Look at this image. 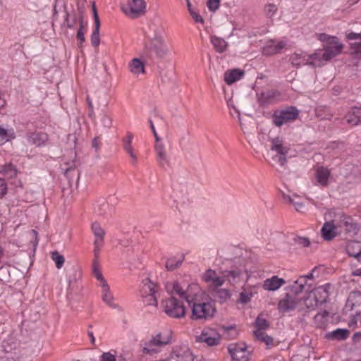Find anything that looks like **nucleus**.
Here are the masks:
<instances>
[{
    "instance_id": "obj_1",
    "label": "nucleus",
    "mask_w": 361,
    "mask_h": 361,
    "mask_svg": "<svg viewBox=\"0 0 361 361\" xmlns=\"http://www.w3.org/2000/svg\"><path fill=\"white\" fill-rule=\"evenodd\" d=\"M173 288V293L178 295L181 299L185 300L191 307V318L193 320L209 319L214 317L216 312L214 303L209 299L200 300L197 298H192L189 292V288L185 290L178 282H173L168 284L166 288Z\"/></svg>"
},
{
    "instance_id": "obj_2",
    "label": "nucleus",
    "mask_w": 361,
    "mask_h": 361,
    "mask_svg": "<svg viewBox=\"0 0 361 361\" xmlns=\"http://www.w3.org/2000/svg\"><path fill=\"white\" fill-rule=\"evenodd\" d=\"M235 263H239L240 264L238 267L233 266L230 269L223 270L224 283L227 282L230 286H235L240 283L244 279L246 281H248L250 279L244 260L241 262L240 258H235Z\"/></svg>"
},
{
    "instance_id": "obj_3",
    "label": "nucleus",
    "mask_w": 361,
    "mask_h": 361,
    "mask_svg": "<svg viewBox=\"0 0 361 361\" xmlns=\"http://www.w3.org/2000/svg\"><path fill=\"white\" fill-rule=\"evenodd\" d=\"M317 38L324 43L323 50L326 60H331L342 52L343 44L339 42L337 37L319 33L317 34Z\"/></svg>"
},
{
    "instance_id": "obj_4",
    "label": "nucleus",
    "mask_w": 361,
    "mask_h": 361,
    "mask_svg": "<svg viewBox=\"0 0 361 361\" xmlns=\"http://www.w3.org/2000/svg\"><path fill=\"white\" fill-rule=\"evenodd\" d=\"M140 293L143 303L145 305L155 307L157 305V300L159 297V287L149 278L142 280Z\"/></svg>"
},
{
    "instance_id": "obj_5",
    "label": "nucleus",
    "mask_w": 361,
    "mask_h": 361,
    "mask_svg": "<svg viewBox=\"0 0 361 361\" xmlns=\"http://www.w3.org/2000/svg\"><path fill=\"white\" fill-rule=\"evenodd\" d=\"M154 35L150 38V42L146 45L145 49L151 56L163 58L169 53V48L163 37L159 29H154Z\"/></svg>"
},
{
    "instance_id": "obj_6",
    "label": "nucleus",
    "mask_w": 361,
    "mask_h": 361,
    "mask_svg": "<svg viewBox=\"0 0 361 361\" xmlns=\"http://www.w3.org/2000/svg\"><path fill=\"white\" fill-rule=\"evenodd\" d=\"M149 123L155 138L154 150L156 152L157 161L161 167L166 169L170 165V157L167 154L165 145L161 137L158 135L154 123L151 119H149Z\"/></svg>"
},
{
    "instance_id": "obj_7",
    "label": "nucleus",
    "mask_w": 361,
    "mask_h": 361,
    "mask_svg": "<svg viewBox=\"0 0 361 361\" xmlns=\"http://www.w3.org/2000/svg\"><path fill=\"white\" fill-rule=\"evenodd\" d=\"M164 312L170 317L181 318L185 314V308L183 302L171 296L161 302Z\"/></svg>"
},
{
    "instance_id": "obj_8",
    "label": "nucleus",
    "mask_w": 361,
    "mask_h": 361,
    "mask_svg": "<svg viewBox=\"0 0 361 361\" xmlns=\"http://www.w3.org/2000/svg\"><path fill=\"white\" fill-rule=\"evenodd\" d=\"M299 114L298 109L295 106H287L276 110L272 116L273 123L277 127H281L290 121H295Z\"/></svg>"
},
{
    "instance_id": "obj_9",
    "label": "nucleus",
    "mask_w": 361,
    "mask_h": 361,
    "mask_svg": "<svg viewBox=\"0 0 361 361\" xmlns=\"http://www.w3.org/2000/svg\"><path fill=\"white\" fill-rule=\"evenodd\" d=\"M171 342V333H159L149 342L145 344L143 352L148 354L157 353L159 350Z\"/></svg>"
},
{
    "instance_id": "obj_10",
    "label": "nucleus",
    "mask_w": 361,
    "mask_h": 361,
    "mask_svg": "<svg viewBox=\"0 0 361 361\" xmlns=\"http://www.w3.org/2000/svg\"><path fill=\"white\" fill-rule=\"evenodd\" d=\"M338 217L341 219L339 223L336 222V219H334L331 221L326 222L323 225L321 232L324 239L331 240L336 236L337 227H341L343 226H348L350 218L343 214H339Z\"/></svg>"
},
{
    "instance_id": "obj_11",
    "label": "nucleus",
    "mask_w": 361,
    "mask_h": 361,
    "mask_svg": "<svg viewBox=\"0 0 361 361\" xmlns=\"http://www.w3.org/2000/svg\"><path fill=\"white\" fill-rule=\"evenodd\" d=\"M278 308L281 312H289L295 309L299 311H302L304 309L301 307V299L295 297L293 294L286 293V295L281 298L278 304Z\"/></svg>"
},
{
    "instance_id": "obj_12",
    "label": "nucleus",
    "mask_w": 361,
    "mask_h": 361,
    "mask_svg": "<svg viewBox=\"0 0 361 361\" xmlns=\"http://www.w3.org/2000/svg\"><path fill=\"white\" fill-rule=\"evenodd\" d=\"M221 340V335L212 328H204L200 335L196 336L197 342L205 343L208 346L218 345Z\"/></svg>"
},
{
    "instance_id": "obj_13",
    "label": "nucleus",
    "mask_w": 361,
    "mask_h": 361,
    "mask_svg": "<svg viewBox=\"0 0 361 361\" xmlns=\"http://www.w3.org/2000/svg\"><path fill=\"white\" fill-rule=\"evenodd\" d=\"M202 280L209 286L219 288L224 283V271L219 274L215 270L208 269L202 274Z\"/></svg>"
},
{
    "instance_id": "obj_14",
    "label": "nucleus",
    "mask_w": 361,
    "mask_h": 361,
    "mask_svg": "<svg viewBox=\"0 0 361 361\" xmlns=\"http://www.w3.org/2000/svg\"><path fill=\"white\" fill-rule=\"evenodd\" d=\"M228 351L233 361H249V352L244 343H233L228 346Z\"/></svg>"
},
{
    "instance_id": "obj_15",
    "label": "nucleus",
    "mask_w": 361,
    "mask_h": 361,
    "mask_svg": "<svg viewBox=\"0 0 361 361\" xmlns=\"http://www.w3.org/2000/svg\"><path fill=\"white\" fill-rule=\"evenodd\" d=\"M146 4L144 0H131L128 6L123 7V11L131 18H137L144 13Z\"/></svg>"
},
{
    "instance_id": "obj_16",
    "label": "nucleus",
    "mask_w": 361,
    "mask_h": 361,
    "mask_svg": "<svg viewBox=\"0 0 361 361\" xmlns=\"http://www.w3.org/2000/svg\"><path fill=\"white\" fill-rule=\"evenodd\" d=\"M171 357L176 361L194 360V356L186 345L176 346L173 350Z\"/></svg>"
},
{
    "instance_id": "obj_17",
    "label": "nucleus",
    "mask_w": 361,
    "mask_h": 361,
    "mask_svg": "<svg viewBox=\"0 0 361 361\" xmlns=\"http://www.w3.org/2000/svg\"><path fill=\"white\" fill-rule=\"evenodd\" d=\"M48 140V135L43 132H31L27 135V143L36 147L44 146Z\"/></svg>"
},
{
    "instance_id": "obj_18",
    "label": "nucleus",
    "mask_w": 361,
    "mask_h": 361,
    "mask_svg": "<svg viewBox=\"0 0 361 361\" xmlns=\"http://www.w3.org/2000/svg\"><path fill=\"white\" fill-rule=\"evenodd\" d=\"M279 95V91L268 90L257 94V101L260 106H265L276 100Z\"/></svg>"
},
{
    "instance_id": "obj_19",
    "label": "nucleus",
    "mask_w": 361,
    "mask_h": 361,
    "mask_svg": "<svg viewBox=\"0 0 361 361\" xmlns=\"http://www.w3.org/2000/svg\"><path fill=\"white\" fill-rule=\"evenodd\" d=\"M100 287L102 288L101 297L102 301L111 308L120 310L119 305L114 302L115 298L110 290L108 283H104Z\"/></svg>"
},
{
    "instance_id": "obj_20",
    "label": "nucleus",
    "mask_w": 361,
    "mask_h": 361,
    "mask_svg": "<svg viewBox=\"0 0 361 361\" xmlns=\"http://www.w3.org/2000/svg\"><path fill=\"white\" fill-rule=\"evenodd\" d=\"M286 283L283 279L279 278L278 276H273L267 279L262 283V288L267 291H276Z\"/></svg>"
},
{
    "instance_id": "obj_21",
    "label": "nucleus",
    "mask_w": 361,
    "mask_h": 361,
    "mask_svg": "<svg viewBox=\"0 0 361 361\" xmlns=\"http://www.w3.org/2000/svg\"><path fill=\"white\" fill-rule=\"evenodd\" d=\"M286 45L284 41L271 39L264 46L262 52L265 55H272L281 51Z\"/></svg>"
},
{
    "instance_id": "obj_22",
    "label": "nucleus",
    "mask_w": 361,
    "mask_h": 361,
    "mask_svg": "<svg viewBox=\"0 0 361 361\" xmlns=\"http://www.w3.org/2000/svg\"><path fill=\"white\" fill-rule=\"evenodd\" d=\"M329 288V284H325L324 286H319L310 291L319 305L325 303L327 301L329 295L328 290Z\"/></svg>"
},
{
    "instance_id": "obj_23",
    "label": "nucleus",
    "mask_w": 361,
    "mask_h": 361,
    "mask_svg": "<svg viewBox=\"0 0 361 361\" xmlns=\"http://www.w3.org/2000/svg\"><path fill=\"white\" fill-rule=\"evenodd\" d=\"M113 207L104 198L98 199L94 204V212L98 216H106L111 213Z\"/></svg>"
},
{
    "instance_id": "obj_24",
    "label": "nucleus",
    "mask_w": 361,
    "mask_h": 361,
    "mask_svg": "<svg viewBox=\"0 0 361 361\" xmlns=\"http://www.w3.org/2000/svg\"><path fill=\"white\" fill-rule=\"evenodd\" d=\"M309 54L302 51H295L291 55L290 61L291 63L296 67L305 65H310Z\"/></svg>"
},
{
    "instance_id": "obj_25",
    "label": "nucleus",
    "mask_w": 361,
    "mask_h": 361,
    "mask_svg": "<svg viewBox=\"0 0 361 361\" xmlns=\"http://www.w3.org/2000/svg\"><path fill=\"white\" fill-rule=\"evenodd\" d=\"M92 231L95 237L94 245L96 248H101L103 245L104 236L105 235L104 230L101 227L98 222H93L91 226Z\"/></svg>"
},
{
    "instance_id": "obj_26",
    "label": "nucleus",
    "mask_w": 361,
    "mask_h": 361,
    "mask_svg": "<svg viewBox=\"0 0 361 361\" xmlns=\"http://www.w3.org/2000/svg\"><path fill=\"white\" fill-rule=\"evenodd\" d=\"M257 286H245L242 287V291L239 295V302L241 304H246L250 302L254 296L256 291Z\"/></svg>"
},
{
    "instance_id": "obj_27",
    "label": "nucleus",
    "mask_w": 361,
    "mask_h": 361,
    "mask_svg": "<svg viewBox=\"0 0 361 361\" xmlns=\"http://www.w3.org/2000/svg\"><path fill=\"white\" fill-rule=\"evenodd\" d=\"M345 118L347 123L352 126L358 125L360 123H361V108H353L346 114Z\"/></svg>"
},
{
    "instance_id": "obj_28",
    "label": "nucleus",
    "mask_w": 361,
    "mask_h": 361,
    "mask_svg": "<svg viewBox=\"0 0 361 361\" xmlns=\"http://www.w3.org/2000/svg\"><path fill=\"white\" fill-rule=\"evenodd\" d=\"M129 71L134 75L145 73V63L138 58H134L128 63Z\"/></svg>"
},
{
    "instance_id": "obj_29",
    "label": "nucleus",
    "mask_w": 361,
    "mask_h": 361,
    "mask_svg": "<svg viewBox=\"0 0 361 361\" xmlns=\"http://www.w3.org/2000/svg\"><path fill=\"white\" fill-rule=\"evenodd\" d=\"M306 286L304 278L299 277L288 287V292L287 293L298 297V295L304 291Z\"/></svg>"
},
{
    "instance_id": "obj_30",
    "label": "nucleus",
    "mask_w": 361,
    "mask_h": 361,
    "mask_svg": "<svg viewBox=\"0 0 361 361\" xmlns=\"http://www.w3.org/2000/svg\"><path fill=\"white\" fill-rule=\"evenodd\" d=\"M346 252L349 256L355 257L361 262V243L357 241L349 242L346 245Z\"/></svg>"
},
{
    "instance_id": "obj_31",
    "label": "nucleus",
    "mask_w": 361,
    "mask_h": 361,
    "mask_svg": "<svg viewBox=\"0 0 361 361\" xmlns=\"http://www.w3.org/2000/svg\"><path fill=\"white\" fill-rule=\"evenodd\" d=\"M315 178L319 185L326 186L329 184L330 171L323 166L319 167L316 171Z\"/></svg>"
},
{
    "instance_id": "obj_32",
    "label": "nucleus",
    "mask_w": 361,
    "mask_h": 361,
    "mask_svg": "<svg viewBox=\"0 0 361 361\" xmlns=\"http://www.w3.org/2000/svg\"><path fill=\"white\" fill-rule=\"evenodd\" d=\"M270 149L276 152L278 154H287L289 147L283 144L281 138L276 137L271 140Z\"/></svg>"
},
{
    "instance_id": "obj_33",
    "label": "nucleus",
    "mask_w": 361,
    "mask_h": 361,
    "mask_svg": "<svg viewBox=\"0 0 361 361\" xmlns=\"http://www.w3.org/2000/svg\"><path fill=\"white\" fill-rule=\"evenodd\" d=\"M318 306H319V303L310 292L301 300V307L304 309L302 311L312 312L315 310Z\"/></svg>"
},
{
    "instance_id": "obj_34",
    "label": "nucleus",
    "mask_w": 361,
    "mask_h": 361,
    "mask_svg": "<svg viewBox=\"0 0 361 361\" xmlns=\"http://www.w3.org/2000/svg\"><path fill=\"white\" fill-rule=\"evenodd\" d=\"M310 65L313 66H321L329 60L324 57V51L322 49H318L312 54H309Z\"/></svg>"
},
{
    "instance_id": "obj_35",
    "label": "nucleus",
    "mask_w": 361,
    "mask_h": 361,
    "mask_svg": "<svg viewBox=\"0 0 361 361\" xmlns=\"http://www.w3.org/2000/svg\"><path fill=\"white\" fill-rule=\"evenodd\" d=\"M244 76V71L240 69H233L224 73V80L228 85H231L240 80Z\"/></svg>"
},
{
    "instance_id": "obj_36",
    "label": "nucleus",
    "mask_w": 361,
    "mask_h": 361,
    "mask_svg": "<svg viewBox=\"0 0 361 361\" xmlns=\"http://www.w3.org/2000/svg\"><path fill=\"white\" fill-rule=\"evenodd\" d=\"M349 336V331L346 329H337L326 334V338L329 340L343 341Z\"/></svg>"
},
{
    "instance_id": "obj_37",
    "label": "nucleus",
    "mask_w": 361,
    "mask_h": 361,
    "mask_svg": "<svg viewBox=\"0 0 361 361\" xmlns=\"http://www.w3.org/2000/svg\"><path fill=\"white\" fill-rule=\"evenodd\" d=\"M283 200L284 201L293 204L295 209L296 211L299 212H303L305 209V206L302 202H301L299 199V197L298 195H283Z\"/></svg>"
},
{
    "instance_id": "obj_38",
    "label": "nucleus",
    "mask_w": 361,
    "mask_h": 361,
    "mask_svg": "<svg viewBox=\"0 0 361 361\" xmlns=\"http://www.w3.org/2000/svg\"><path fill=\"white\" fill-rule=\"evenodd\" d=\"M210 42L219 53L224 52L228 47V43L223 38L215 35L210 37Z\"/></svg>"
},
{
    "instance_id": "obj_39",
    "label": "nucleus",
    "mask_w": 361,
    "mask_h": 361,
    "mask_svg": "<svg viewBox=\"0 0 361 361\" xmlns=\"http://www.w3.org/2000/svg\"><path fill=\"white\" fill-rule=\"evenodd\" d=\"M184 258L185 257L183 255H180L169 258L166 262V268L170 271L178 268L182 264Z\"/></svg>"
},
{
    "instance_id": "obj_40",
    "label": "nucleus",
    "mask_w": 361,
    "mask_h": 361,
    "mask_svg": "<svg viewBox=\"0 0 361 361\" xmlns=\"http://www.w3.org/2000/svg\"><path fill=\"white\" fill-rule=\"evenodd\" d=\"M317 117L322 120H329L332 117V114L329 108L325 106H319L315 109Z\"/></svg>"
},
{
    "instance_id": "obj_41",
    "label": "nucleus",
    "mask_w": 361,
    "mask_h": 361,
    "mask_svg": "<svg viewBox=\"0 0 361 361\" xmlns=\"http://www.w3.org/2000/svg\"><path fill=\"white\" fill-rule=\"evenodd\" d=\"M14 131L13 129L6 130L0 126V145L14 138Z\"/></svg>"
},
{
    "instance_id": "obj_42",
    "label": "nucleus",
    "mask_w": 361,
    "mask_h": 361,
    "mask_svg": "<svg viewBox=\"0 0 361 361\" xmlns=\"http://www.w3.org/2000/svg\"><path fill=\"white\" fill-rule=\"evenodd\" d=\"M0 173H2L5 178H12L16 176L17 171L14 166L9 164L3 166L1 168Z\"/></svg>"
},
{
    "instance_id": "obj_43",
    "label": "nucleus",
    "mask_w": 361,
    "mask_h": 361,
    "mask_svg": "<svg viewBox=\"0 0 361 361\" xmlns=\"http://www.w3.org/2000/svg\"><path fill=\"white\" fill-rule=\"evenodd\" d=\"M254 334L258 340L265 343L267 345L272 343V338L264 332V330H255Z\"/></svg>"
},
{
    "instance_id": "obj_44",
    "label": "nucleus",
    "mask_w": 361,
    "mask_h": 361,
    "mask_svg": "<svg viewBox=\"0 0 361 361\" xmlns=\"http://www.w3.org/2000/svg\"><path fill=\"white\" fill-rule=\"evenodd\" d=\"M255 328L256 330H266L268 329L269 324L267 320L264 318L262 315H259L255 320Z\"/></svg>"
},
{
    "instance_id": "obj_45",
    "label": "nucleus",
    "mask_w": 361,
    "mask_h": 361,
    "mask_svg": "<svg viewBox=\"0 0 361 361\" xmlns=\"http://www.w3.org/2000/svg\"><path fill=\"white\" fill-rule=\"evenodd\" d=\"M99 28L100 25H94V30L92 32V36H91V43L93 47H97L99 46L100 43V37H99Z\"/></svg>"
},
{
    "instance_id": "obj_46",
    "label": "nucleus",
    "mask_w": 361,
    "mask_h": 361,
    "mask_svg": "<svg viewBox=\"0 0 361 361\" xmlns=\"http://www.w3.org/2000/svg\"><path fill=\"white\" fill-rule=\"evenodd\" d=\"M277 11H278V8H277L276 5H275L274 4H267V5H265L264 9V13L266 14V16L270 18L275 16Z\"/></svg>"
},
{
    "instance_id": "obj_47",
    "label": "nucleus",
    "mask_w": 361,
    "mask_h": 361,
    "mask_svg": "<svg viewBox=\"0 0 361 361\" xmlns=\"http://www.w3.org/2000/svg\"><path fill=\"white\" fill-rule=\"evenodd\" d=\"M51 259L54 261L57 269H61L65 262V259L63 255H59L57 252H53L51 253Z\"/></svg>"
},
{
    "instance_id": "obj_48",
    "label": "nucleus",
    "mask_w": 361,
    "mask_h": 361,
    "mask_svg": "<svg viewBox=\"0 0 361 361\" xmlns=\"http://www.w3.org/2000/svg\"><path fill=\"white\" fill-rule=\"evenodd\" d=\"M348 326L351 329L361 327V314L352 317L348 322Z\"/></svg>"
},
{
    "instance_id": "obj_49",
    "label": "nucleus",
    "mask_w": 361,
    "mask_h": 361,
    "mask_svg": "<svg viewBox=\"0 0 361 361\" xmlns=\"http://www.w3.org/2000/svg\"><path fill=\"white\" fill-rule=\"evenodd\" d=\"M133 140V134L130 133H128L127 134L126 137L123 140V147L125 151L133 148V145H132Z\"/></svg>"
},
{
    "instance_id": "obj_50",
    "label": "nucleus",
    "mask_w": 361,
    "mask_h": 361,
    "mask_svg": "<svg viewBox=\"0 0 361 361\" xmlns=\"http://www.w3.org/2000/svg\"><path fill=\"white\" fill-rule=\"evenodd\" d=\"M231 294L229 290H228L226 288H221L217 291V297L221 302H224V301L227 300L228 299H229L231 298Z\"/></svg>"
},
{
    "instance_id": "obj_51",
    "label": "nucleus",
    "mask_w": 361,
    "mask_h": 361,
    "mask_svg": "<svg viewBox=\"0 0 361 361\" xmlns=\"http://www.w3.org/2000/svg\"><path fill=\"white\" fill-rule=\"evenodd\" d=\"M82 29H83V21H82V18H81L80 20V27L77 32V39L80 42V44H82L85 40Z\"/></svg>"
},
{
    "instance_id": "obj_52",
    "label": "nucleus",
    "mask_w": 361,
    "mask_h": 361,
    "mask_svg": "<svg viewBox=\"0 0 361 361\" xmlns=\"http://www.w3.org/2000/svg\"><path fill=\"white\" fill-rule=\"evenodd\" d=\"M220 4V0H209L207 2V7L209 11H216Z\"/></svg>"
},
{
    "instance_id": "obj_53",
    "label": "nucleus",
    "mask_w": 361,
    "mask_h": 361,
    "mask_svg": "<svg viewBox=\"0 0 361 361\" xmlns=\"http://www.w3.org/2000/svg\"><path fill=\"white\" fill-rule=\"evenodd\" d=\"M350 49L353 54H361V42L350 43Z\"/></svg>"
},
{
    "instance_id": "obj_54",
    "label": "nucleus",
    "mask_w": 361,
    "mask_h": 361,
    "mask_svg": "<svg viewBox=\"0 0 361 361\" xmlns=\"http://www.w3.org/2000/svg\"><path fill=\"white\" fill-rule=\"evenodd\" d=\"M295 241L298 245H300L304 247H308L310 244L309 239L304 237H297L295 238Z\"/></svg>"
},
{
    "instance_id": "obj_55",
    "label": "nucleus",
    "mask_w": 361,
    "mask_h": 361,
    "mask_svg": "<svg viewBox=\"0 0 361 361\" xmlns=\"http://www.w3.org/2000/svg\"><path fill=\"white\" fill-rule=\"evenodd\" d=\"M272 159L282 166H284L287 161L286 154H278L274 156Z\"/></svg>"
},
{
    "instance_id": "obj_56",
    "label": "nucleus",
    "mask_w": 361,
    "mask_h": 361,
    "mask_svg": "<svg viewBox=\"0 0 361 361\" xmlns=\"http://www.w3.org/2000/svg\"><path fill=\"white\" fill-rule=\"evenodd\" d=\"M101 122L103 126L106 128H109L111 126V118L106 114H103Z\"/></svg>"
},
{
    "instance_id": "obj_57",
    "label": "nucleus",
    "mask_w": 361,
    "mask_h": 361,
    "mask_svg": "<svg viewBox=\"0 0 361 361\" xmlns=\"http://www.w3.org/2000/svg\"><path fill=\"white\" fill-rule=\"evenodd\" d=\"M190 14L195 23H204V20H203L202 17L195 10H190Z\"/></svg>"
},
{
    "instance_id": "obj_58",
    "label": "nucleus",
    "mask_w": 361,
    "mask_h": 361,
    "mask_svg": "<svg viewBox=\"0 0 361 361\" xmlns=\"http://www.w3.org/2000/svg\"><path fill=\"white\" fill-rule=\"evenodd\" d=\"M100 361H116V358L110 353H104L100 357Z\"/></svg>"
},
{
    "instance_id": "obj_59",
    "label": "nucleus",
    "mask_w": 361,
    "mask_h": 361,
    "mask_svg": "<svg viewBox=\"0 0 361 361\" xmlns=\"http://www.w3.org/2000/svg\"><path fill=\"white\" fill-rule=\"evenodd\" d=\"M7 192V185L4 178H0V197L6 195Z\"/></svg>"
},
{
    "instance_id": "obj_60",
    "label": "nucleus",
    "mask_w": 361,
    "mask_h": 361,
    "mask_svg": "<svg viewBox=\"0 0 361 361\" xmlns=\"http://www.w3.org/2000/svg\"><path fill=\"white\" fill-rule=\"evenodd\" d=\"M93 274H94V277L99 281V286H102L104 283H107L106 281L103 277V276H102V274L100 271H96V272L93 273Z\"/></svg>"
},
{
    "instance_id": "obj_61",
    "label": "nucleus",
    "mask_w": 361,
    "mask_h": 361,
    "mask_svg": "<svg viewBox=\"0 0 361 361\" xmlns=\"http://www.w3.org/2000/svg\"><path fill=\"white\" fill-rule=\"evenodd\" d=\"M125 152L130 156V157L131 159V163L133 165H136L137 162V159L136 154L134 152L133 148L128 149Z\"/></svg>"
},
{
    "instance_id": "obj_62",
    "label": "nucleus",
    "mask_w": 361,
    "mask_h": 361,
    "mask_svg": "<svg viewBox=\"0 0 361 361\" xmlns=\"http://www.w3.org/2000/svg\"><path fill=\"white\" fill-rule=\"evenodd\" d=\"M71 16L66 13V23H67V26L69 28H73L75 24V16H73L72 17V20H71Z\"/></svg>"
},
{
    "instance_id": "obj_63",
    "label": "nucleus",
    "mask_w": 361,
    "mask_h": 361,
    "mask_svg": "<svg viewBox=\"0 0 361 361\" xmlns=\"http://www.w3.org/2000/svg\"><path fill=\"white\" fill-rule=\"evenodd\" d=\"M92 12H93V18L94 21V25H100V20L97 14V8L95 7L94 3L92 4Z\"/></svg>"
},
{
    "instance_id": "obj_64",
    "label": "nucleus",
    "mask_w": 361,
    "mask_h": 361,
    "mask_svg": "<svg viewBox=\"0 0 361 361\" xmlns=\"http://www.w3.org/2000/svg\"><path fill=\"white\" fill-rule=\"evenodd\" d=\"M346 38L348 40H355V39H360V36L358 33L354 32H350L346 34Z\"/></svg>"
}]
</instances>
